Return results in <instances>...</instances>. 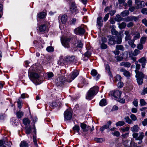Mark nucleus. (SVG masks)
Masks as SVG:
<instances>
[{
	"label": "nucleus",
	"mask_w": 147,
	"mask_h": 147,
	"mask_svg": "<svg viewBox=\"0 0 147 147\" xmlns=\"http://www.w3.org/2000/svg\"><path fill=\"white\" fill-rule=\"evenodd\" d=\"M70 11L73 13L76 12L78 11V9L77 6H76L74 3H73L71 5Z\"/></svg>",
	"instance_id": "aec40b11"
},
{
	"label": "nucleus",
	"mask_w": 147,
	"mask_h": 147,
	"mask_svg": "<svg viewBox=\"0 0 147 147\" xmlns=\"http://www.w3.org/2000/svg\"><path fill=\"white\" fill-rule=\"evenodd\" d=\"M76 21H77V20L76 18H72L70 21V24L71 25H74L76 24Z\"/></svg>",
	"instance_id": "49530a36"
},
{
	"label": "nucleus",
	"mask_w": 147,
	"mask_h": 147,
	"mask_svg": "<svg viewBox=\"0 0 147 147\" xmlns=\"http://www.w3.org/2000/svg\"><path fill=\"white\" fill-rule=\"evenodd\" d=\"M80 127L84 132L88 131L89 130V128H90V126H88L87 127L86 124L83 123H81Z\"/></svg>",
	"instance_id": "f3484780"
},
{
	"label": "nucleus",
	"mask_w": 147,
	"mask_h": 147,
	"mask_svg": "<svg viewBox=\"0 0 147 147\" xmlns=\"http://www.w3.org/2000/svg\"><path fill=\"white\" fill-rule=\"evenodd\" d=\"M47 51L48 52H53L54 51V49L52 46H49L46 49Z\"/></svg>",
	"instance_id": "5fc2aeb1"
},
{
	"label": "nucleus",
	"mask_w": 147,
	"mask_h": 147,
	"mask_svg": "<svg viewBox=\"0 0 147 147\" xmlns=\"http://www.w3.org/2000/svg\"><path fill=\"white\" fill-rule=\"evenodd\" d=\"M137 145V144L134 141H131L130 143L129 147H134Z\"/></svg>",
	"instance_id": "774afa93"
},
{
	"label": "nucleus",
	"mask_w": 147,
	"mask_h": 147,
	"mask_svg": "<svg viewBox=\"0 0 147 147\" xmlns=\"http://www.w3.org/2000/svg\"><path fill=\"white\" fill-rule=\"evenodd\" d=\"M107 104L106 100L105 99H102L99 103V105L101 106H104Z\"/></svg>",
	"instance_id": "72a5a7b5"
},
{
	"label": "nucleus",
	"mask_w": 147,
	"mask_h": 147,
	"mask_svg": "<svg viewBox=\"0 0 147 147\" xmlns=\"http://www.w3.org/2000/svg\"><path fill=\"white\" fill-rule=\"evenodd\" d=\"M126 26V24L125 22H122L119 24V27L121 29L125 28Z\"/></svg>",
	"instance_id": "37998d69"
},
{
	"label": "nucleus",
	"mask_w": 147,
	"mask_h": 147,
	"mask_svg": "<svg viewBox=\"0 0 147 147\" xmlns=\"http://www.w3.org/2000/svg\"><path fill=\"white\" fill-rule=\"evenodd\" d=\"M111 32L112 34L116 36L121 35V33H119L114 28H112L111 30Z\"/></svg>",
	"instance_id": "2f4dec72"
},
{
	"label": "nucleus",
	"mask_w": 147,
	"mask_h": 147,
	"mask_svg": "<svg viewBox=\"0 0 147 147\" xmlns=\"http://www.w3.org/2000/svg\"><path fill=\"white\" fill-rule=\"evenodd\" d=\"M124 34L125 35V41H127L131 39V36L129 30L125 31Z\"/></svg>",
	"instance_id": "dca6fc26"
},
{
	"label": "nucleus",
	"mask_w": 147,
	"mask_h": 147,
	"mask_svg": "<svg viewBox=\"0 0 147 147\" xmlns=\"http://www.w3.org/2000/svg\"><path fill=\"white\" fill-rule=\"evenodd\" d=\"M133 137L134 138H135L136 140H139V142L138 143V144H141L142 142V140L143 139L144 136V134L142 132H140L139 135L138 136V133H133L132 134Z\"/></svg>",
	"instance_id": "20e7f679"
},
{
	"label": "nucleus",
	"mask_w": 147,
	"mask_h": 147,
	"mask_svg": "<svg viewBox=\"0 0 147 147\" xmlns=\"http://www.w3.org/2000/svg\"><path fill=\"white\" fill-rule=\"evenodd\" d=\"M130 117L132 121H135L137 120V117L134 114H131L130 115Z\"/></svg>",
	"instance_id": "09e8293b"
},
{
	"label": "nucleus",
	"mask_w": 147,
	"mask_h": 147,
	"mask_svg": "<svg viewBox=\"0 0 147 147\" xmlns=\"http://www.w3.org/2000/svg\"><path fill=\"white\" fill-rule=\"evenodd\" d=\"M46 13L45 12H40L37 15V17L40 19L44 18L46 16Z\"/></svg>",
	"instance_id": "5701e85b"
},
{
	"label": "nucleus",
	"mask_w": 147,
	"mask_h": 147,
	"mask_svg": "<svg viewBox=\"0 0 147 147\" xmlns=\"http://www.w3.org/2000/svg\"><path fill=\"white\" fill-rule=\"evenodd\" d=\"M63 60L64 62L65 63H71L72 62H75L77 61L75 56H66L64 58Z\"/></svg>",
	"instance_id": "0eeeda50"
},
{
	"label": "nucleus",
	"mask_w": 147,
	"mask_h": 147,
	"mask_svg": "<svg viewBox=\"0 0 147 147\" xmlns=\"http://www.w3.org/2000/svg\"><path fill=\"white\" fill-rule=\"evenodd\" d=\"M67 16L66 15H63L62 16L61 18V22L63 24L66 23L67 20Z\"/></svg>",
	"instance_id": "c756f323"
},
{
	"label": "nucleus",
	"mask_w": 147,
	"mask_h": 147,
	"mask_svg": "<svg viewBox=\"0 0 147 147\" xmlns=\"http://www.w3.org/2000/svg\"><path fill=\"white\" fill-rule=\"evenodd\" d=\"M91 54V52L89 51H88L86 52L84 54V56L86 57H90Z\"/></svg>",
	"instance_id": "052dcab7"
},
{
	"label": "nucleus",
	"mask_w": 147,
	"mask_h": 147,
	"mask_svg": "<svg viewBox=\"0 0 147 147\" xmlns=\"http://www.w3.org/2000/svg\"><path fill=\"white\" fill-rule=\"evenodd\" d=\"M115 58L116 59V61H121L123 59L122 57H120L119 56H115Z\"/></svg>",
	"instance_id": "338daca9"
},
{
	"label": "nucleus",
	"mask_w": 147,
	"mask_h": 147,
	"mask_svg": "<svg viewBox=\"0 0 147 147\" xmlns=\"http://www.w3.org/2000/svg\"><path fill=\"white\" fill-rule=\"evenodd\" d=\"M20 146V147H28L29 145L27 142L23 140L21 142Z\"/></svg>",
	"instance_id": "bb28decb"
},
{
	"label": "nucleus",
	"mask_w": 147,
	"mask_h": 147,
	"mask_svg": "<svg viewBox=\"0 0 147 147\" xmlns=\"http://www.w3.org/2000/svg\"><path fill=\"white\" fill-rule=\"evenodd\" d=\"M132 103L134 106L136 107H137L138 106V99H134Z\"/></svg>",
	"instance_id": "e2e57ef3"
},
{
	"label": "nucleus",
	"mask_w": 147,
	"mask_h": 147,
	"mask_svg": "<svg viewBox=\"0 0 147 147\" xmlns=\"http://www.w3.org/2000/svg\"><path fill=\"white\" fill-rule=\"evenodd\" d=\"M140 103L141 106L145 105L146 104V103L145 101V100L143 99H140Z\"/></svg>",
	"instance_id": "13d9d810"
},
{
	"label": "nucleus",
	"mask_w": 147,
	"mask_h": 147,
	"mask_svg": "<svg viewBox=\"0 0 147 147\" xmlns=\"http://www.w3.org/2000/svg\"><path fill=\"white\" fill-rule=\"evenodd\" d=\"M146 40V37L143 36L140 39V42L142 44H144L145 43Z\"/></svg>",
	"instance_id": "8fccbe9b"
},
{
	"label": "nucleus",
	"mask_w": 147,
	"mask_h": 147,
	"mask_svg": "<svg viewBox=\"0 0 147 147\" xmlns=\"http://www.w3.org/2000/svg\"><path fill=\"white\" fill-rule=\"evenodd\" d=\"M18 106L19 108L21 109L22 105V102L20 100H18L17 101Z\"/></svg>",
	"instance_id": "bf43d9fd"
},
{
	"label": "nucleus",
	"mask_w": 147,
	"mask_h": 147,
	"mask_svg": "<svg viewBox=\"0 0 147 147\" xmlns=\"http://www.w3.org/2000/svg\"><path fill=\"white\" fill-rule=\"evenodd\" d=\"M94 140L97 142L101 143L105 141V140L103 138H94Z\"/></svg>",
	"instance_id": "a18cd8bd"
},
{
	"label": "nucleus",
	"mask_w": 147,
	"mask_h": 147,
	"mask_svg": "<svg viewBox=\"0 0 147 147\" xmlns=\"http://www.w3.org/2000/svg\"><path fill=\"white\" fill-rule=\"evenodd\" d=\"M102 17L101 16H99L97 19V24L99 26H101L102 25V22H103Z\"/></svg>",
	"instance_id": "393cba45"
},
{
	"label": "nucleus",
	"mask_w": 147,
	"mask_h": 147,
	"mask_svg": "<svg viewBox=\"0 0 147 147\" xmlns=\"http://www.w3.org/2000/svg\"><path fill=\"white\" fill-rule=\"evenodd\" d=\"M25 129L26 134H29L31 133L32 128L30 125H28V126H25Z\"/></svg>",
	"instance_id": "412c9836"
},
{
	"label": "nucleus",
	"mask_w": 147,
	"mask_h": 147,
	"mask_svg": "<svg viewBox=\"0 0 147 147\" xmlns=\"http://www.w3.org/2000/svg\"><path fill=\"white\" fill-rule=\"evenodd\" d=\"M135 71L136 73L135 76L136 78H144V75L143 72L140 71L139 70H135Z\"/></svg>",
	"instance_id": "6ab92c4d"
},
{
	"label": "nucleus",
	"mask_w": 147,
	"mask_h": 147,
	"mask_svg": "<svg viewBox=\"0 0 147 147\" xmlns=\"http://www.w3.org/2000/svg\"><path fill=\"white\" fill-rule=\"evenodd\" d=\"M116 43V41L113 37H111L109 40L108 44L110 45L115 44Z\"/></svg>",
	"instance_id": "cd10ccee"
},
{
	"label": "nucleus",
	"mask_w": 147,
	"mask_h": 147,
	"mask_svg": "<svg viewBox=\"0 0 147 147\" xmlns=\"http://www.w3.org/2000/svg\"><path fill=\"white\" fill-rule=\"evenodd\" d=\"M131 130L133 132H137L139 130V127L138 125H135L134 126L131 127Z\"/></svg>",
	"instance_id": "a878e982"
},
{
	"label": "nucleus",
	"mask_w": 147,
	"mask_h": 147,
	"mask_svg": "<svg viewBox=\"0 0 147 147\" xmlns=\"http://www.w3.org/2000/svg\"><path fill=\"white\" fill-rule=\"evenodd\" d=\"M112 134L114 136H115L117 137H118L120 135V133L118 131H116L114 132H112Z\"/></svg>",
	"instance_id": "680f3d73"
},
{
	"label": "nucleus",
	"mask_w": 147,
	"mask_h": 147,
	"mask_svg": "<svg viewBox=\"0 0 147 147\" xmlns=\"http://www.w3.org/2000/svg\"><path fill=\"white\" fill-rule=\"evenodd\" d=\"M125 124V123L123 121H119L117 122L116 123V125L117 127L121 126Z\"/></svg>",
	"instance_id": "f704fd0d"
},
{
	"label": "nucleus",
	"mask_w": 147,
	"mask_h": 147,
	"mask_svg": "<svg viewBox=\"0 0 147 147\" xmlns=\"http://www.w3.org/2000/svg\"><path fill=\"white\" fill-rule=\"evenodd\" d=\"M64 115V118L67 120H70L72 117V113L68 109H67L65 111Z\"/></svg>",
	"instance_id": "9b49d317"
},
{
	"label": "nucleus",
	"mask_w": 147,
	"mask_h": 147,
	"mask_svg": "<svg viewBox=\"0 0 147 147\" xmlns=\"http://www.w3.org/2000/svg\"><path fill=\"white\" fill-rule=\"evenodd\" d=\"M35 66H32L29 68L28 71L30 79L36 85L42 83L41 80L39 78V75L34 72L36 70Z\"/></svg>",
	"instance_id": "f257e3e1"
},
{
	"label": "nucleus",
	"mask_w": 147,
	"mask_h": 147,
	"mask_svg": "<svg viewBox=\"0 0 147 147\" xmlns=\"http://www.w3.org/2000/svg\"><path fill=\"white\" fill-rule=\"evenodd\" d=\"M135 3L136 5V9L141 8L146 5V3L144 1L140 0H135Z\"/></svg>",
	"instance_id": "9d476101"
},
{
	"label": "nucleus",
	"mask_w": 147,
	"mask_h": 147,
	"mask_svg": "<svg viewBox=\"0 0 147 147\" xmlns=\"http://www.w3.org/2000/svg\"><path fill=\"white\" fill-rule=\"evenodd\" d=\"M49 23L46 22L45 24L40 26L39 27V29L40 31L45 33L48 32L49 30Z\"/></svg>",
	"instance_id": "423d86ee"
},
{
	"label": "nucleus",
	"mask_w": 147,
	"mask_h": 147,
	"mask_svg": "<svg viewBox=\"0 0 147 147\" xmlns=\"http://www.w3.org/2000/svg\"><path fill=\"white\" fill-rule=\"evenodd\" d=\"M129 13L128 10H125L121 13V15L123 17H125L127 16Z\"/></svg>",
	"instance_id": "4c0bfd02"
},
{
	"label": "nucleus",
	"mask_w": 147,
	"mask_h": 147,
	"mask_svg": "<svg viewBox=\"0 0 147 147\" xmlns=\"http://www.w3.org/2000/svg\"><path fill=\"white\" fill-rule=\"evenodd\" d=\"M124 119L125 120L126 122L128 124H130L132 123V121L131 119H130L128 116H127L124 118Z\"/></svg>",
	"instance_id": "c9c22d12"
},
{
	"label": "nucleus",
	"mask_w": 147,
	"mask_h": 147,
	"mask_svg": "<svg viewBox=\"0 0 147 147\" xmlns=\"http://www.w3.org/2000/svg\"><path fill=\"white\" fill-rule=\"evenodd\" d=\"M135 35L133 39L134 40L139 39L140 37V34L139 33L137 32Z\"/></svg>",
	"instance_id": "3c124183"
},
{
	"label": "nucleus",
	"mask_w": 147,
	"mask_h": 147,
	"mask_svg": "<svg viewBox=\"0 0 147 147\" xmlns=\"http://www.w3.org/2000/svg\"><path fill=\"white\" fill-rule=\"evenodd\" d=\"M70 40L71 38H70L66 37L64 38L61 40L62 45L65 48H69Z\"/></svg>",
	"instance_id": "6e6552de"
},
{
	"label": "nucleus",
	"mask_w": 147,
	"mask_h": 147,
	"mask_svg": "<svg viewBox=\"0 0 147 147\" xmlns=\"http://www.w3.org/2000/svg\"><path fill=\"white\" fill-rule=\"evenodd\" d=\"M143 44L140 43L137 46V48L139 50H141L143 49Z\"/></svg>",
	"instance_id": "69168bd1"
},
{
	"label": "nucleus",
	"mask_w": 147,
	"mask_h": 147,
	"mask_svg": "<svg viewBox=\"0 0 147 147\" xmlns=\"http://www.w3.org/2000/svg\"><path fill=\"white\" fill-rule=\"evenodd\" d=\"M66 81L65 77L64 76H62L60 77L57 83V85L61 86L66 82Z\"/></svg>",
	"instance_id": "f8f14e48"
},
{
	"label": "nucleus",
	"mask_w": 147,
	"mask_h": 147,
	"mask_svg": "<svg viewBox=\"0 0 147 147\" xmlns=\"http://www.w3.org/2000/svg\"><path fill=\"white\" fill-rule=\"evenodd\" d=\"M79 73V71L78 70H74L70 75L71 79L73 80H74L78 76Z\"/></svg>",
	"instance_id": "2eb2a0df"
},
{
	"label": "nucleus",
	"mask_w": 147,
	"mask_h": 147,
	"mask_svg": "<svg viewBox=\"0 0 147 147\" xmlns=\"http://www.w3.org/2000/svg\"><path fill=\"white\" fill-rule=\"evenodd\" d=\"M90 74L92 76L95 77L97 74L98 72L96 70L93 69L92 70Z\"/></svg>",
	"instance_id": "a19ab883"
},
{
	"label": "nucleus",
	"mask_w": 147,
	"mask_h": 147,
	"mask_svg": "<svg viewBox=\"0 0 147 147\" xmlns=\"http://www.w3.org/2000/svg\"><path fill=\"white\" fill-rule=\"evenodd\" d=\"M77 44L78 47L81 48H82L83 44L80 40H77Z\"/></svg>",
	"instance_id": "de8ad7c7"
},
{
	"label": "nucleus",
	"mask_w": 147,
	"mask_h": 147,
	"mask_svg": "<svg viewBox=\"0 0 147 147\" xmlns=\"http://www.w3.org/2000/svg\"><path fill=\"white\" fill-rule=\"evenodd\" d=\"M131 63L129 62H122L120 63V65L121 66H124L125 67H129L131 66Z\"/></svg>",
	"instance_id": "c85d7f7f"
},
{
	"label": "nucleus",
	"mask_w": 147,
	"mask_h": 147,
	"mask_svg": "<svg viewBox=\"0 0 147 147\" xmlns=\"http://www.w3.org/2000/svg\"><path fill=\"white\" fill-rule=\"evenodd\" d=\"M141 12L144 14L147 15V9L146 8H143L142 9Z\"/></svg>",
	"instance_id": "0e129e2a"
},
{
	"label": "nucleus",
	"mask_w": 147,
	"mask_h": 147,
	"mask_svg": "<svg viewBox=\"0 0 147 147\" xmlns=\"http://www.w3.org/2000/svg\"><path fill=\"white\" fill-rule=\"evenodd\" d=\"M30 120L27 118H24L23 119V123L24 124L25 126H28L30 125Z\"/></svg>",
	"instance_id": "b1692460"
},
{
	"label": "nucleus",
	"mask_w": 147,
	"mask_h": 147,
	"mask_svg": "<svg viewBox=\"0 0 147 147\" xmlns=\"http://www.w3.org/2000/svg\"><path fill=\"white\" fill-rule=\"evenodd\" d=\"M100 48L102 49H105L107 48V45L104 43H101L100 45Z\"/></svg>",
	"instance_id": "6e6d98bb"
},
{
	"label": "nucleus",
	"mask_w": 147,
	"mask_h": 147,
	"mask_svg": "<svg viewBox=\"0 0 147 147\" xmlns=\"http://www.w3.org/2000/svg\"><path fill=\"white\" fill-rule=\"evenodd\" d=\"M78 47L77 44V42L74 43H73L72 46V49L74 50V51L76 50Z\"/></svg>",
	"instance_id": "4d7b16f0"
},
{
	"label": "nucleus",
	"mask_w": 147,
	"mask_h": 147,
	"mask_svg": "<svg viewBox=\"0 0 147 147\" xmlns=\"http://www.w3.org/2000/svg\"><path fill=\"white\" fill-rule=\"evenodd\" d=\"M86 84V82L85 79L83 78H82L81 79L80 83L78 84V86L79 88H82Z\"/></svg>",
	"instance_id": "4be33fe9"
},
{
	"label": "nucleus",
	"mask_w": 147,
	"mask_h": 147,
	"mask_svg": "<svg viewBox=\"0 0 147 147\" xmlns=\"http://www.w3.org/2000/svg\"><path fill=\"white\" fill-rule=\"evenodd\" d=\"M119 70L123 72V75L127 77H129L130 76V74L129 71H127L123 67L120 68L119 69Z\"/></svg>",
	"instance_id": "ddd939ff"
},
{
	"label": "nucleus",
	"mask_w": 147,
	"mask_h": 147,
	"mask_svg": "<svg viewBox=\"0 0 147 147\" xmlns=\"http://www.w3.org/2000/svg\"><path fill=\"white\" fill-rule=\"evenodd\" d=\"M143 78H136L137 82L139 85L142 84L143 83Z\"/></svg>",
	"instance_id": "58836bf2"
},
{
	"label": "nucleus",
	"mask_w": 147,
	"mask_h": 147,
	"mask_svg": "<svg viewBox=\"0 0 147 147\" xmlns=\"http://www.w3.org/2000/svg\"><path fill=\"white\" fill-rule=\"evenodd\" d=\"M57 103L56 102H54L51 104L50 107L51 108L53 109L55 107H57Z\"/></svg>",
	"instance_id": "864d4df0"
},
{
	"label": "nucleus",
	"mask_w": 147,
	"mask_h": 147,
	"mask_svg": "<svg viewBox=\"0 0 147 147\" xmlns=\"http://www.w3.org/2000/svg\"><path fill=\"white\" fill-rule=\"evenodd\" d=\"M139 62L142 64V67L144 68L145 67L146 63V59L144 57H143L138 60Z\"/></svg>",
	"instance_id": "a211bd4d"
},
{
	"label": "nucleus",
	"mask_w": 147,
	"mask_h": 147,
	"mask_svg": "<svg viewBox=\"0 0 147 147\" xmlns=\"http://www.w3.org/2000/svg\"><path fill=\"white\" fill-rule=\"evenodd\" d=\"M120 36H117L118 39L116 41V43L118 44H121L122 42V38L120 37Z\"/></svg>",
	"instance_id": "603ef678"
},
{
	"label": "nucleus",
	"mask_w": 147,
	"mask_h": 147,
	"mask_svg": "<svg viewBox=\"0 0 147 147\" xmlns=\"http://www.w3.org/2000/svg\"><path fill=\"white\" fill-rule=\"evenodd\" d=\"M24 113L22 111L17 112L16 113V115L17 117L18 118H20L23 115Z\"/></svg>",
	"instance_id": "79ce46f5"
},
{
	"label": "nucleus",
	"mask_w": 147,
	"mask_h": 147,
	"mask_svg": "<svg viewBox=\"0 0 147 147\" xmlns=\"http://www.w3.org/2000/svg\"><path fill=\"white\" fill-rule=\"evenodd\" d=\"M72 129L74 131L79 132L80 130V127L79 126L75 125L73 127Z\"/></svg>",
	"instance_id": "e433bc0d"
},
{
	"label": "nucleus",
	"mask_w": 147,
	"mask_h": 147,
	"mask_svg": "<svg viewBox=\"0 0 147 147\" xmlns=\"http://www.w3.org/2000/svg\"><path fill=\"white\" fill-rule=\"evenodd\" d=\"M129 127H128L120 128L119 129L120 131L121 132H123L126 131L129 132Z\"/></svg>",
	"instance_id": "7c9ffc66"
},
{
	"label": "nucleus",
	"mask_w": 147,
	"mask_h": 147,
	"mask_svg": "<svg viewBox=\"0 0 147 147\" xmlns=\"http://www.w3.org/2000/svg\"><path fill=\"white\" fill-rule=\"evenodd\" d=\"M99 90V88L97 86H94L88 90L86 96V98L91 100L97 94Z\"/></svg>",
	"instance_id": "f03ea898"
},
{
	"label": "nucleus",
	"mask_w": 147,
	"mask_h": 147,
	"mask_svg": "<svg viewBox=\"0 0 147 147\" xmlns=\"http://www.w3.org/2000/svg\"><path fill=\"white\" fill-rule=\"evenodd\" d=\"M109 94L111 96H113L115 98L117 99L119 97H121V92L118 90H115L110 91Z\"/></svg>",
	"instance_id": "1a4fd4ad"
},
{
	"label": "nucleus",
	"mask_w": 147,
	"mask_h": 147,
	"mask_svg": "<svg viewBox=\"0 0 147 147\" xmlns=\"http://www.w3.org/2000/svg\"><path fill=\"white\" fill-rule=\"evenodd\" d=\"M129 40V41L128 42V43L129 45L132 48H134L135 47L136 45L134 43L135 40L134 39Z\"/></svg>",
	"instance_id": "473e14b6"
},
{
	"label": "nucleus",
	"mask_w": 147,
	"mask_h": 147,
	"mask_svg": "<svg viewBox=\"0 0 147 147\" xmlns=\"http://www.w3.org/2000/svg\"><path fill=\"white\" fill-rule=\"evenodd\" d=\"M75 34L77 35H82L84 34L85 32V30L84 27L80 26L74 30Z\"/></svg>",
	"instance_id": "39448f33"
},
{
	"label": "nucleus",
	"mask_w": 147,
	"mask_h": 147,
	"mask_svg": "<svg viewBox=\"0 0 147 147\" xmlns=\"http://www.w3.org/2000/svg\"><path fill=\"white\" fill-rule=\"evenodd\" d=\"M32 122L34 123L33 125V128L34 129V134L33 135V142L35 146L36 147H38V145L37 143V140H36V129L34 125L35 123L37 121L38 118L37 117L35 116H32Z\"/></svg>",
	"instance_id": "7ed1b4c3"
},
{
	"label": "nucleus",
	"mask_w": 147,
	"mask_h": 147,
	"mask_svg": "<svg viewBox=\"0 0 147 147\" xmlns=\"http://www.w3.org/2000/svg\"><path fill=\"white\" fill-rule=\"evenodd\" d=\"M112 124V121H109L107 122V124L101 127L100 129V131L102 132H103L105 129L108 128L109 126Z\"/></svg>",
	"instance_id": "4468645a"
},
{
	"label": "nucleus",
	"mask_w": 147,
	"mask_h": 147,
	"mask_svg": "<svg viewBox=\"0 0 147 147\" xmlns=\"http://www.w3.org/2000/svg\"><path fill=\"white\" fill-rule=\"evenodd\" d=\"M116 49L117 50H120L121 51H123L124 50L123 46L122 45L116 46Z\"/></svg>",
	"instance_id": "ea45409f"
},
{
	"label": "nucleus",
	"mask_w": 147,
	"mask_h": 147,
	"mask_svg": "<svg viewBox=\"0 0 147 147\" xmlns=\"http://www.w3.org/2000/svg\"><path fill=\"white\" fill-rule=\"evenodd\" d=\"M121 78H122L120 75H119V74H117L116 75V76L115 77V82L121 81Z\"/></svg>",
	"instance_id": "c03bdc74"
}]
</instances>
